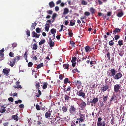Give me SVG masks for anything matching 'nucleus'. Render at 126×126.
Wrapping results in <instances>:
<instances>
[{"label":"nucleus","instance_id":"obj_1","mask_svg":"<svg viewBox=\"0 0 126 126\" xmlns=\"http://www.w3.org/2000/svg\"><path fill=\"white\" fill-rule=\"evenodd\" d=\"M78 108L74 105H71L69 109V111L70 115L75 114Z\"/></svg>","mask_w":126,"mask_h":126},{"label":"nucleus","instance_id":"obj_2","mask_svg":"<svg viewBox=\"0 0 126 126\" xmlns=\"http://www.w3.org/2000/svg\"><path fill=\"white\" fill-rule=\"evenodd\" d=\"M109 71L110 72H108V76L110 77L114 76L117 73V71H116L115 69L112 68L110 70L109 69Z\"/></svg>","mask_w":126,"mask_h":126},{"label":"nucleus","instance_id":"obj_3","mask_svg":"<svg viewBox=\"0 0 126 126\" xmlns=\"http://www.w3.org/2000/svg\"><path fill=\"white\" fill-rule=\"evenodd\" d=\"M77 94L79 96H82L83 98H84L85 96V93L82 92V90L79 91H77Z\"/></svg>","mask_w":126,"mask_h":126},{"label":"nucleus","instance_id":"obj_4","mask_svg":"<svg viewBox=\"0 0 126 126\" xmlns=\"http://www.w3.org/2000/svg\"><path fill=\"white\" fill-rule=\"evenodd\" d=\"M122 74L120 72L117 73L114 76V78L115 79H118L121 78L122 77Z\"/></svg>","mask_w":126,"mask_h":126},{"label":"nucleus","instance_id":"obj_5","mask_svg":"<svg viewBox=\"0 0 126 126\" xmlns=\"http://www.w3.org/2000/svg\"><path fill=\"white\" fill-rule=\"evenodd\" d=\"M120 88V86L119 84L115 85L114 87V92L116 93L119 90Z\"/></svg>","mask_w":126,"mask_h":126},{"label":"nucleus","instance_id":"obj_6","mask_svg":"<svg viewBox=\"0 0 126 126\" xmlns=\"http://www.w3.org/2000/svg\"><path fill=\"white\" fill-rule=\"evenodd\" d=\"M98 98L97 97H96L93 98L92 100L91 99V100H90V103L95 104L98 101Z\"/></svg>","mask_w":126,"mask_h":126},{"label":"nucleus","instance_id":"obj_7","mask_svg":"<svg viewBox=\"0 0 126 126\" xmlns=\"http://www.w3.org/2000/svg\"><path fill=\"white\" fill-rule=\"evenodd\" d=\"M102 88L101 90L102 92H104L107 90L108 89L109 87L108 85L107 84H105L103 86V87H102Z\"/></svg>","mask_w":126,"mask_h":126},{"label":"nucleus","instance_id":"obj_8","mask_svg":"<svg viewBox=\"0 0 126 126\" xmlns=\"http://www.w3.org/2000/svg\"><path fill=\"white\" fill-rule=\"evenodd\" d=\"M80 107L82 109H85V107L86 106V103L84 101H83L81 102L80 103Z\"/></svg>","mask_w":126,"mask_h":126},{"label":"nucleus","instance_id":"obj_9","mask_svg":"<svg viewBox=\"0 0 126 126\" xmlns=\"http://www.w3.org/2000/svg\"><path fill=\"white\" fill-rule=\"evenodd\" d=\"M19 81H16V85H14V88H21L22 87L19 84Z\"/></svg>","mask_w":126,"mask_h":126},{"label":"nucleus","instance_id":"obj_10","mask_svg":"<svg viewBox=\"0 0 126 126\" xmlns=\"http://www.w3.org/2000/svg\"><path fill=\"white\" fill-rule=\"evenodd\" d=\"M10 71V69L8 70L6 69L5 68L3 69L2 72L5 75H6V76H8L9 75Z\"/></svg>","mask_w":126,"mask_h":126},{"label":"nucleus","instance_id":"obj_11","mask_svg":"<svg viewBox=\"0 0 126 126\" xmlns=\"http://www.w3.org/2000/svg\"><path fill=\"white\" fill-rule=\"evenodd\" d=\"M121 30V29L116 28L113 31V34H115L117 33L120 32Z\"/></svg>","mask_w":126,"mask_h":126},{"label":"nucleus","instance_id":"obj_12","mask_svg":"<svg viewBox=\"0 0 126 126\" xmlns=\"http://www.w3.org/2000/svg\"><path fill=\"white\" fill-rule=\"evenodd\" d=\"M75 83L77 86V88L79 89V88L80 86H81L82 84L81 82L79 80H78L77 81H75Z\"/></svg>","mask_w":126,"mask_h":126},{"label":"nucleus","instance_id":"obj_13","mask_svg":"<svg viewBox=\"0 0 126 126\" xmlns=\"http://www.w3.org/2000/svg\"><path fill=\"white\" fill-rule=\"evenodd\" d=\"M51 115V112L50 111L46 112L45 114V117L47 118L50 117Z\"/></svg>","mask_w":126,"mask_h":126},{"label":"nucleus","instance_id":"obj_14","mask_svg":"<svg viewBox=\"0 0 126 126\" xmlns=\"http://www.w3.org/2000/svg\"><path fill=\"white\" fill-rule=\"evenodd\" d=\"M85 49L86 52H89L91 51L92 48L88 46H86L85 47Z\"/></svg>","mask_w":126,"mask_h":126},{"label":"nucleus","instance_id":"obj_15","mask_svg":"<svg viewBox=\"0 0 126 126\" xmlns=\"http://www.w3.org/2000/svg\"><path fill=\"white\" fill-rule=\"evenodd\" d=\"M105 121H103L102 122H101L97 124V126H105L106 125Z\"/></svg>","mask_w":126,"mask_h":126},{"label":"nucleus","instance_id":"obj_16","mask_svg":"<svg viewBox=\"0 0 126 126\" xmlns=\"http://www.w3.org/2000/svg\"><path fill=\"white\" fill-rule=\"evenodd\" d=\"M11 117L12 119L16 121H18V116L16 115H12Z\"/></svg>","mask_w":126,"mask_h":126},{"label":"nucleus","instance_id":"obj_17","mask_svg":"<svg viewBox=\"0 0 126 126\" xmlns=\"http://www.w3.org/2000/svg\"><path fill=\"white\" fill-rule=\"evenodd\" d=\"M103 102L105 103H106L107 101L108 100V96L107 95L104 96V95H103Z\"/></svg>","mask_w":126,"mask_h":126},{"label":"nucleus","instance_id":"obj_18","mask_svg":"<svg viewBox=\"0 0 126 126\" xmlns=\"http://www.w3.org/2000/svg\"><path fill=\"white\" fill-rule=\"evenodd\" d=\"M6 107L2 106H1V109L0 110V112L1 113H3L5 112L6 111L5 109Z\"/></svg>","mask_w":126,"mask_h":126},{"label":"nucleus","instance_id":"obj_19","mask_svg":"<svg viewBox=\"0 0 126 126\" xmlns=\"http://www.w3.org/2000/svg\"><path fill=\"white\" fill-rule=\"evenodd\" d=\"M117 99V98L116 96L114 94L112 96L110 100V102H111L112 101L116 100Z\"/></svg>","mask_w":126,"mask_h":126},{"label":"nucleus","instance_id":"obj_20","mask_svg":"<svg viewBox=\"0 0 126 126\" xmlns=\"http://www.w3.org/2000/svg\"><path fill=\"white\" fill-rule=\"evenodd\" d=\"M49 5L50 8H52L55 6V4L53 1H51L49 3Z\"/></svg>","mask_w":126,"mask_h":126},{"label":"nucleus","instance_id":"obj_21","mask_svg":"<svg viewBox=\"0 0 126 126\" xmlns=\"http://www.w3.org/2000/svg\"><path fill=\"white\" fill-rule=\"evenodd\" d=\"M16 62L14 61L13 60L12 61H10L9 65L12 67H13L15 65Z\"/></svg>","mask_w":126,"mask_h":126},{"label":"nucleus","instance_id":"obj_22","mask_svg":"<svg viewBox=\"0 0 126 126\" xmlns=\"http://www.w3.org/2000/svg\"><path fill=\"white\" fill-rule=\"evenodd\" d=\"M48 25L47 26H45V30L47 32H48L49 30V23H46L45 24V26H46V25Z\"/></svg>","mask_w":126,"mask_h":126},{"label":"nucleus","instance_id":"obj_23","mask_svg":"<svg viewBox=\"0 0 126 126\" xmlns=\"http://www.w3.org/2000/svg\"><path fill=\"white\" fill-rule=\"evenodd\" d=\"M85 117H80L79 118H77V120H78L79 123L82 122L84 121Z\"/></svg>","mask_w":126,"mask_h":126},{"label":"nucleus","instance_id":"obj_24","mask_svg":"<svg viewBox=\"0 0 126 126\" xmlns=\"http://www.w3.org/2000/svg\"><path fill=\"white\" fill-rule=\"evenodd\" d=\"M36 25V23L34 22L32 23L31 27V29L32 30H33L35 28V27Z\"/></svg>","mask_w":126,"mask_h":126},{"label":"nucleus","instance_id":"obj_25","mask_svg":"<svg viewBox=\"0 0 126 126\" xmlns=\"http://www.w3.org/2000/svg\"><path fill=\"white\" fill-rule=\"evenodd\" d=\"M69 12V10L67 8H65L64 9V12L63 13V15L66 14Z\"/></svg>","mask_w":126,"mask_h":126},{"label":"nucleus","instance_id":"obj_26","mask_svg":"<svg viewBox=\"0 0 126 126\" xmlns=\"http://www.w3.org/2000/svg\"><path fill=\"white\" fill-rule=\"evenodd\" d=\"M90 11L91 12V14L93 15L94 13L95 9L92 7H91L90 9Z\"/></svg>","mask_w":126,"mask_h":126},{"label":"nucleus","instance_id":"obj_27","mask_svg":"<svg viewBox=\"0 0 126 126\" xmlns=\"http://www.w3.org/2000/svg\"><path fill=\"white\" fill-rule=\"evenodd\" d=\"M71 82L69 80V79L68 78L65 79L64 80V84H66L69 83H70Z\"/></svg>","mask_w":126,"mask_h":126},{"label":"nucleus","instance_id":"obj_28","mask_svg":"<svg viewBox=\"0 0 126 126\" xmlns=\"http://www.w3.org/2000/svg\"><path fill=\"white\" fill-rule=\"evenodd\" d=\"M43 86L42 88L44 89H46L47 87L48 83L47 82H44L43 83Z\"/></svg>","mask_w":126,"mask_h":126},{"label":"nucleus","instance_id":"obj_29","mask_svg":"<svg viewBox=\"0 0 126 126\" xmlns=\"http://www.w3.org/2000/svg\"><path fill=\"white\" fill-rule=\"evenodd\" d=\"M63 66L64 69H69V65L68 64H63Z\"/></svg>","mask_w":126,"mask_h":126},{"label":"nucleus","instance_id":"obj_30","mask_svg":"<svg viewBox=\"0 0 126 126\" xmlns=\"http://www.w3.org/2000/svg\"><path fill=\"white\" fill-rule=\"evenodd\" d=\"M49 120L51 122V125L53 126H55L57 124V123L55 124V121L53 120H52V119L51 118H50Z\"/></svg>","mask_w":126,"mask_h":126},{"label":"nucleus","instance_id":"obj_31","mask_svg":"<svg viewBox=\"0 0 126 126\" xmlns=\"http://www.w3.org/2000/svg\"><path fill=\"white\" fill-rule=\"evenodd\" d=\"M38 46L35 43L32 45V48L33 50H36Z\"/></svg>","mask_w":126,"mask_h":126},{"label":"nucleus","instance_id":"obj_32","mask_svg":"<svg viewBox=\"0 0 126 126\" xmlns=\"http://www.w3.org/2000/svg\"><path fill=\"white\" fill-rule=\"evenodd\" d=\"M62 109L63 112H67L68 110L67 108L65 106L63 107L62 108Z\"/></svg>","mask_w":126,"mask_h":126},{"label":"nucleus","instance_id":"obj_33","mask_svg":"<svg viewBox=\"0 0 126 126\" xmlns=\"http://www.w3.org/2000/svg\"><path fill=\"white\" fill-rule=\"evenodd\" d=\"M123 15V13L122 12H119L118 13L117 15L119 17H121Z\"/></svg>","mask_w":126,"mask_h":126},{"label":"nucleus","instance_id":"obj_34","mask_svg":"<svg viewBox=\"0 0 126 126\" xmlns=\"http://www.w3.org/2000/svg\"><path fill=\"white\" fill-rule=\"evenodd\" d=\"M87 58V56H86L85 57H83L82 58H81L79 59V58L78 59L77 62L79 61H83L84 60H86Z\"/></svg>","mask_w":126,"mask_h":126},{"label":"nucleus","instance_id":"obj_35","mask_svg":"<svg viewBox=\"0 0 126 126\" xmlns=\"http://www.w3.org/2000/svg\"><path fill=\"white\" fill-rule=\"evenodd\" d=\"M43 66V63H42L38 65L37 66L36 68H37V69H38L41 68V67Z\"/></svg>","mask_w":126,"mask_h":126},{"label":"nucleus","instance_id":"obj_36","mask_svg":"<svg viewBox=\"0 0 126 126\" xmlns=\"http://www.w3.org/2000/svg\"><path fill=\"white\" fill-rule=\"evenodd\" d=\"M51 33L52 34H55L56 32V30L54 29H52L50 30Z\"/></svg>","mask_w":126,"mask_h":126},{"label":"nucleus","instance_id":"obj_37","mask_svg":"<svg viewBox=\"0 0 126 126\" xmlns=\"http://www.w3.org/2000/svg\"><path fill=\"white\" fill-rule=\"evenodd\" d=\"M35 86H36V88L39 90V82H38L37 81H36L35 82Z\"/></svg>","mask_w":126,"mask_h":126},{"label":"nucleus","instance_id":"obj_38","mask_svg":"<svg viewBox=\"0 0 126 126\" xmlns=\"http://www.w3.org/2000/svg\"><path fill=\"white\" fill-rule=\"evenodd\" d=\"M45 40H41L39 42V45H41L45 42Z\"/></svg>","mask_w":126,"mask_h":126},{"label":"nucleus","instance_id":"obj_39","mask_svg":"<svg viewBox=\"0 0 126 126\" xmlns=\"http://www.w3.org/2000/svg\"><path fill=\"white\" fill-rule=\"evenodd\" d=\"M20 56H16L14 59H13L14 61L16 62V61L17 60L18 61L20 60Z\"/></svg>","mask_w":126,"mask_h":126},{"label":"nucleus","instance_id":"obj_40","mask_svg":"<svg viewBox=\"0 0 126 126\" xmlns=\"http://www.w3.org/2000/svg\"><path fill=\"white\" fill-rule=\"evenodd\" d=\"M118 44L120 46L122 45L123 44V40H119L118 42Z\"/></svg>","mask_w":126,"mask_h":126},{"label":"nucleus","instance_id":"obj_41","mask_svg":"<svg viewBox=\"0 0 126 126\" xmlns=\"http://www.w3.org/2000/svg\"><path fill=\"white\" fill-rule=\"evenodd\" d=\"M56 118H59L57 120V122H58L60 121V119H62L61 118H60V114L58 113L57 115L56 116Z\"/></svg>","mask_w":126,"mask_h":126},{"label":"nucleus","instance_id":"obj_42","mask_svg":"<svg viewBox=\"0 0 126 126\" xmlns=\"http://www.w3.org/2000/svg\"><path fill=\"white\" fill-rule=\"evenodd\" d=\"M48 43L49 44L50 46L51 47H53L54 45V42L53 41L50 43Z\"/></svg>","mask_w":126,"mask_h":126},{"label":"nucleus","instance_id":"obj_43","mask_svg":"<svg viewBox=\"0 0 126 126\" xmlns=\"http://www.w3.org/2000/svg\"><path fill=\"white\" fill-rule=\"evenodd\" d=\"M76 58L75 57H72V59L71 60V62L72 63H74L76 60Z\"/></svg>","mask_w":126,"mask_h":126},{"label":"nucleus","instance_id":"obj_44","mask_svg":"<svg viewBox=\"0 0 126 126\" xmlns=\"http://www.w3.org/2000/svg\"><path fill=\"white\" fill-rule=\"evenodd\" d=\"M22 101L21 100L19 99L17 101H15V103L16 104H17L18 103H22Z\"/></svg>","mask_w":126,"mask_h":126},{"label":"nucleus","instance_id":"obj_45","mask_svg":"<svg viewBox=\"0 0 126 126\" xmlns=\"http://www.w3.org/2000/svg\"><path fill=\"white\" fill-rule=\"evenodd\" d=\"M114 38L116 40H117L120 38V36L118 35H115V34H114Z\"/></svg>","mask_w":126,"mask_h":126},{"label":"nucleus","instance_id":"obj_46","mask_svg":"<svg viewBox=\"0 0 126 126\" xmlns=\"http://www.w3.org/2000/svg\"><path fill=\"white\" fill-rule=\"evenodd\" d=\"M36 31L37 33H39L41 31V29L39 28H37L36 29Z\"/></svg>","mask_w":126,"mask_h":126},{"label":"nucleus","instance_id":"obj_47","mask_svg":"<svg viewBox=\"0 0 126 126\" xmlns=\"http://www.w3.org/2000/svg\"><path fill=\"white\" fill-rule=\"evenodd\" d=\"M64 98L65 100H68L70 97L66 94L64 95Z\"/></svg>","mask_w":126,"mask_h":126},{"label":"nucleus","instance_id":"obj_48","mask_svg":"<svg viewBox=\"0 0 126 126\" xmlns=\"http://www.w3.org/2000/svg\"><path fill=\"white\" fill-rule=\"evenodd\" d=\"M109 43L110 45L111 46L113 45L114 44V42L111 40L109 42Z\"/></svg>","mask_w":126,"mask_h":126},{"label":"nucleus","instance_id":"obj_49","mask_svg":"<svg viewBox=\"0 0 126 126\" xmlns=\"http://www.w3.org/2000/svg\"><path fill=\"white\" fill-rule=\"evenodd\" d=\"M33 65V63L32 62H29L28 64V66L29 67H31Z\"/></svg>","mask_w":126,"mask_h":126},{"label":"nucleus","instance_id":"obj_50","mask_svg":"<svg viewBox=\"0 0 126 126\" xmlns=\"http://www.w3.org/2000/svg\"><path fill=\"white\" fill-rule=\"evenodd\" d=\"M70 43L71 45L73 46L72 47H75V46H74L75 43L73 41L70 40Z\"/></svg>","mask_w":126,"mask_h":126},{"label":"nucleus","instance_id":"obj_51","mask_svg":"<svg viewBox=\"0 0 126 126\" xmlns=\"http://www.w3.org/2000/svg\"><path fill=\"white\" fill-rule=\"evenodd\" d=\"M81 3L83 5H86L87 4V2L84 0H83L82 1Z\"/></svg>","mask_w":126,"mask_h":126},{"label":"nucleus","instance_id":"obj_52","mask_svg":"<svg viewBox=\"0 0 126 126\" xmlns=\"http://www.w3.org/2000/svg\"><path fill=\"white\" fill-rule=\"evenodd\" d=\"M38 90L39 94H36V96L37 97H39L40 96V95H41V91L39 90Z\"/></svg>","mask_w":126,"mask_h":126},{"label":"nucleus","instance_id":"obj_53","mask_svg":"<svg viewBox=\"0 0 126 126\" xmlns=\"http://www.w3.org/2000/svg\"><path fill=\"white\" fill-rule=\"evenodd\" d=\"M26 33L27 34L28 37L30 36V31L29 30H27L26 32Z\"/></svg>","mask_w":126,"mask_h":126},{"label":"nucleus","instance_id":"obj_54","mask_svg":"<svg viewBox=\"0 0 126 126\" xmlns=\"http://www.w3.org/2000/svg\"><path fill=\"white\" fill-rule=\"evenodd\" d=\"M102 119L101 117H99L98 119V121L97 122V124H98L100 122H101V121L102 120Z\"/></svg>","mask_w":126,"mask_h":126},{"label":"nucleus","instance_id":"obj_55","mask_svg":"<svg viewBox=\"0 0 126 126\" xmlns=\"http://www.w3.org/2000/svg\"><path fill=\"white\" fill-rule=\"evenodd\" d=\"M85 115H83V114L81 113L80 112L79 113V116L80 117H85Z\"/></svg>","mask_w":126,"mask_h":126},{"label":"nucleus","instance_id":"obj_56","mask_svg":"<svg viewBox=\"0 0 126 126\" xmlns=\"http://www.w3.org/2000/svg\"><path fill=\"white\" fill-rule=\"evenodd\" d=\"M35 107L36 109L37 110H40V107L38 105L36 104Z\"/></svg>","mask_w":126,"mask_h":126},{"label":"nucleus","instance_id":"obj_57","mask_svg":"<svg viewBox=\"0 0 126 126\" xmlns=\"http://www.w3.org/2000/svg\"><path fill=\"white\" fill-rule=\"evenodd\" d=\"M47 12L48 14L51 15L53 11L51 10H50L47 11Z\"/></svg>","mask_w":126,"mask_h":126},{"label":"nucleus","instance_id":"obj_58","mask_svg":"<svg viewBox=\"0 0 126 126\" xmlns=\"http://www.w3.org/2000/svg\"><path fill=\"white\" fill-rule=\"evenodd\" d=\"M27 52H28V51H26L24 53V58H25H25L26 59V58H27V55H28Z\"/></svg>","mask_w":126,"mask_h":126},{"label":"nucleus","instance_id":"obj_59","mask_svg":"<svg viewBox=\"0 0 126 126\" xmlns=\"http://www.w3.org/2000/svg\"><path fill=\"white\" fill-rule=\"evenodd\" d=\"M17 46V44L16 43H14L12 44V47L13 48L16 47Z\"/></svg>","mask_w":126,"mask_h":126},{"label":"nucleus","instance_id":"obj_60","mask_svg":"<svg viewBox=\"0 0 126 126\" xmlns=\"http://www.w3.org/2000/svg\"><path fill=\"white\" fill-rule=\"evenodd\" d=\"M57 14L56 13H54L52 16V19H55V18L57 16Z\"/></svg>","mask_w":126,"mask_h":126},{"label":"nucleus","instance_id":"obj_61","mask_svg":"<svg viewBox=\"0 0 126 126\" xmlns=\"http://www.w3.org/2000/svg\"><path fill=\"white\" fill-rule=\"evenodd\" d=\"M32 36L34 37H35L36 36V33L34 31H33L32 32Z\"/></svg>","mask_w":126,"mask_h":126},{"label":"nucleus","instance_id":"obj_62","mask_svg":"<svg viewBox=\"0 0 126 126\" xmlns=\"http://www.w3.org/2000/svg\"><path fill=\"white\" fill-rule=\"evenodd\" d=\"M75 22H72V20H71L70 22V24L69 25L70 26H73L75 25Z\"/></svg>","mask_w":126,"mask_h":126},{"label":"nucleus","instance_id":"obj_63","mask_svg":"<svg viewBox=\"0 0 126 126\" xmlns=\"http://www.w3.org/2000/svg\"><path fill=\"white\" fill-rule=\"evenodd\" d=\"M8 100L9 101L12 102L14 101V99L12 97H10L8 98Z\"/></svg>","mask_w":126,"mask_h":126},{"label":"nucleus","instance_id":"obj_64","mask_svg":"<svg viewBox=\"0 0 126 126\" xmlns=\"http://www.w3.org/2000/svg\"><path fill=\"white\" fill-rule=\"evenodd\" d=\"M84 14L85 15L88 16L90 15V13L89 12H86L84 13Z\"/></svg>","mask_w":126,"mask_h":126}]
</instances>
